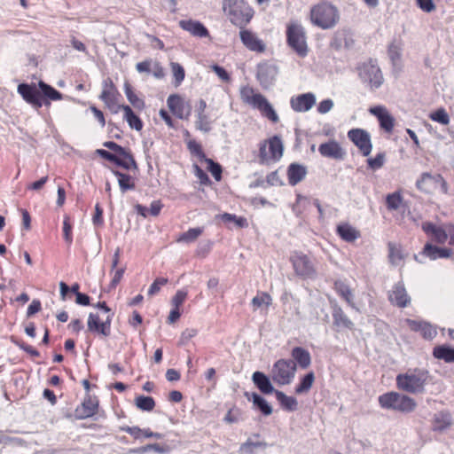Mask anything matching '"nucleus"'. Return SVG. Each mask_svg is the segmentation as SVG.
Instances as JSON below:
<instances>
[{"instance_id":"obj_1","label":"nucleus","mask_w":454,"mask_h":454,"mask_svg":"<svg viewBox=\"0 0 454 454\" xmlns=\"http://www.w3.org/2000/svg\"><path fill=\"white\" fill-rule=\"evenodd\" d=\"M429 372L426 369L413 368L399 373L395 378L396 387L408 394H422L428 383Z\"/></svg>"},{"instance_id":"obj_2","label":"nucleus","mask_w":454,"mask_h":454,"mask_svg":"<svg viewBox=\"0 0 454 454\" xmlns=\"http://www.w3.org/2000/svg\"><path fill=\"white\" fill-rule=\"evenodd\" d=\"M223 10L231 23L245 28L254 17L253 8L245 0H223Z\"/></svg>"},{"instance_id":"obj_3","label":"nucleus","mask_w":454,"mask_h":454,"mask_svg":"<svg viewBox=\"0 0 454 454\" xmlns=\"http://www.w3.org/2000/svg\"><path fill=\"white\" fill-rule=\"evenodd\" d=\"M338 9L328 1H321L313 5L309 12V20L313 25L322 29L333 27L339 21Z\"/></svg>"},{"instance_id":"obj_4","label":"nucleus","mask_w":454,"mask_h":454,"mask_svg":"<svg viewBox=\"0 0 454 454\" xmlns=\"http://www.w3.org/2000/svg\"><path fill=\"white\" fill-rule=\"evenodd\" d=\"M240 98L242 101L254 109H257L261 114L269 121L276 123L278 121V115L271 104L261 93H256L253 87L248 85L240 89Z\"/></svg>"},{"instance_id":"obj_5","label":"nucleus","mask_w":454,"mask_h":454,"mask_svg":"<svg viewBox=\"0 0 454 454\" xmlns=\"http://www.w3.org/2000/svg\"><path fill=\"white\" fill-rule=\"evenodd\" d=\"M380 406L385 410H392L401 413H411L415 411L417 402L414 398L395 391L387 392L378 398Z\"/></svg>"},{"instance_id":"obj_6","label":"nucleus","mask_w":454,"mask_h":454,"mask_svg":"<svg viewBox=\"0 0 454 454\" xmlns=\"http://www.w3.org/2000/svg\"><path fill=\"white\" fill-rule=\"evenodd\" d=\"M283 144L280 137L273 136L268 140L260 143L259 146V162L261 164H269L280 160L283 154Z\"/></svg>"},{"instance_id":"obj_7","label":"nucleus","mask_w":454,"mask_h":454,"mask_svg":"<svg viewBox=\"0 0 454 454\" xmlns=\"http://www.w3.org/2000/svg\"><path fill=\"white\" fill-rule=\"evenodd\" d=\"M287 43L290 48L300 57L308 54L307 37L304 27L301 24L291 23L287 27Z\"/></svg>"},{"instance_id":"obj_8","label":"nucleus","mask_w":454,"mask_h":454,"mask_svg":"<svg viewBox=\"0 0 454 454\" xmlns=\"http://www.w3.org/2000/svg\"><path fill=\"white\" fill-rule=\"evenodd\" d=\"M416 187L421 192L434 194L438 188L443 194L449 192L448 184L441 174L432 175L428 172L422 173L416 182Z\"/></svg>"},{"instance_id":"obj_9","label":"nucleus","mask_w":454,"mask_h":454,"mask_svg":"<svg viewBox=\"0 0 454 454\" xmlns=\"http://www.w3.org/2000/svg\"><path fill=\"white\" fill-rule=\"evenodd\" d=\"M290 261L297 275L305 278H310L316 275L315 263L309 255L295 252L291 255Z\"/></svg>"},{"instance_id":"obj_10","label":"nucleus","mask_w":454,"mask_h":454,"mask_svg":"<svg viewBox=\"0 0 454 454\" xmlns=\"http://www.w3.org/2000/svg\"><path fill=\"white\" fill-rule=\"evenodd\" d=\"M348 137L358 148L363 156L370 155L372 144L368 131L360 128L351 129L348 131Z\"/></svg>"},{"instance_id":"obj_11","label":"nucleus","mask_w":454,"mask_h":454,"mask_svg":"<svg viewBox=\"0 0 454 454\" xmlns=\"http://www.w3.org/2000/svg\"><path fill=\"white\" fill-rule=\"evenodd\" d=\"M252 381L262 395H270L275 393L279 404L284 406V392L275 390L270 378L264 372L260 371L254 372L252 374Z\"/></svg>"},{"instance_id":"obj_12","label":"nucleus","mask_w":454,"mask_h":454,"mask_svg":"<svg viewBox=\"0 0 454 454\" xmlns=\"http://www.w3.org/2000/svg\"><path fill=\"white\" fill-rule=\"evenodd\" d=\"M360 76L368 82L371 90L380 88L384 82L380 68L372 60L364 63L360 67Z\"/></svg>"},{"instance_id":"obj_13","label":"nucleus","mask_w":454,"mask_h":454,"mask_svg":"<svg viewBox=\"0 0 454 454\" xmlns=\"http://www.w3.org/2000/svg\"><path fill=\"white\" fill-rule=\"evenodd\" d=\"M17 92L21 96L23 100L31 105L35 109L38 110L42 107L40 99L42 98V90L38 84L34 82H21L17 87Z\"/></svg>"},{"instance_id":"obj_14","label":"nucleus","mask_w":454,"mask_h":454,"mask_svg":"<svg viewBox=\"0 0 454 454\" xmlns=\"http://www.w3.org/2000/svg\"><path fill=\"white\" fill-rule=\"evenodd\" d=\"M387 299L391 305L399 309L407 308L411 303V298L403 282H398L392 286L387 293Z\"/></svg>"},{"instance_id":"obj_15","label":"nucleus","mask_w":454,"mask_h":454,"mask_svg":"<svg viewBox=\"0 0 454 454\" xmlns=\"http://www.w3.org/2000/svg\"><path fill=\"white\" fill-rule=\"evenodd\" d=\"M179 27L188 32L191 35L197 38H210L209 30L200 20L188 19L181 20L178 22Z\"/></svg>"},{"instance_id":"obj_16","label":"nucleus","mask_w":454,"mask_h":454,"mask_svg":"<svg viewBox=\"0 0 454 454\" xmlns=\"http://www.w3.org/2000/svg\"><path fill=\"white\" fill-rule=\"evenodd\" d=\"M369 113L378 119L382 129L387 133H392L395 127V119L385 106H372L369 108Z\"/></svg>"},{"instance_id":"obj_17","label":"nucleus","mask_w":454,"mask_h":454,"mask_svg":"<svg viewBox=\"0 0 454 454\" xmlns=\"http://www.w3.org/2000/svg\"><path fill=\"white\" fill-rule=\"evenodd\" d=\"M277 74L275 66L268 63L260 64L257 67L256 78L263 89H269L274 83Z\"/></svg>"},{"instance_id":"obj_18","label":"nucleus","mask_w":454,"mask_h":454,"mask_svg":"<svg viewBox=\"0 0 454 454\" xmlns=\"http://www.w3.org/2000/svg\"><path fill=\"white\" fill-rule=\"evenodd\" d=\"M98 408V401L87 395L83 402L75 408L74 416L76 419H84L94 416Z\"/></svg>"},{"instance_id":"obj_19","label":"nucleus","mask_w":454,"mask_h":454,"mask_svg":"<svg viewBox=\"0 0 454 454\" xmlns=\"http://www.w3.org/2000/svg\"><path fill=\"white\" fill-rule=\"evenodd\" d=\"M169 110L179 119L187 118L191 113L190 106L177 94H171L167 99Z\"/></svg>"},{"instance_id":"obj_20","label":"nucleus","mask_w":454,"mask_h":454,"mask_svg":"<svg viewBox=\"0 0 454 454\" xmlns=\"http://www.w3.org/2000/svg\"><path fill=\"white\" fill-rule=\"evenodd\" d=\"M423 231L435 243L444 244L448 239L447 224L445 228L437 226L431 222H424L421 225Z\"/></svg>"},{"instance_id":"obj_21","label":"nucleus","mask_w":454,"mask_h":454,"mask_svg":"<svg viewBox=\"0 0 454 454\" xmlns=\"http://www.w3.org/2000/svg\"><path fill=\"white\" fill-rule=\"evenodd\" d=\"M318 152L323 157L334 160H343L346 155L340 145L333 139L321 144L318 147Z\"/></svg>"},{"instance_id":"obj_22","label":"nucleus","mask_w":454,"mask_h":454,"mask_svg":"<svg viewBox=\"0 0 454 454\" xmlns=\"http://www.w3.org/2000/svg\"><path fill=\"white\" fill-rule=\"evenodd\" d=\"M333 325L337 328L354 329V323L349 319L343 309L335 301L331 302Z\"/></svg>"},{"instance_id":"obj_23","label":"nucleus","mask_w":454,"mask_h":454,"mask_svg":"<svg viewBox=\"0 0 454 454\" xmlns=\"http://www.w3.org/2000/svg\"><path fill=\"white\" fill-rule=\"evenodd\" d=\"M39 89L42 90V98L40 102L43 106H51V101H58L63 99V94L51 85L46 83L43 80L38 82Z\"/></svg>"},{"instance_id":"obj_24","label":"nucleus","mask_w":454,"mask_h":454,"mask_svg":"<svg viewBox=\"0 0 454 454\" xmlns=\"http://www.w3.org/2000/svg\"><path fill=\"white\" fill-rule=\"evenodd\" d=\"M239 36L242 43L250 51L262 52L265 45L252 31L242 28L239 31Z\"/></svg>"},{"instance_id":"obj_25","label":"nucleus","mask_w":454,"mask_h":454,"mask_svg":"<svg viewBox=\"0 0 454 454\" xmlns=\"http://www.w3.org/2000/svg\"><path fill=\"white\" fill-rule=\"evenodd\" d=\"M316 103V98L313 93H304L294 97L290 100L291 107L296 112H307Z\"/></svg>"},{"instance_id":"obj_26","label":"nucleus","mask_w":454,"mask_h":454,"mask_svg":"<svg viewBox=\"0 0 454 454\" xmlns=\"http://www.w3.org/2000/svg\"><path fill=\"white\" fill-rule=\"evenodd\" d=\"M405 322L411 331L419 332L422 337L426 340H432L437 334L436 329L427 322L413 319H406Z\"/></svg>"},{"instance_id":"obj_27","label":"nucleus","mask_w":454,"mask_h":454,"mask_svg":"<svg viewBox=\"0 0 454 454\" xmlns=\"http://www.w3.org/2000/svg\"><path fill=\"white\" fill-rule=\"evenodd\" d=\"M333 289L337 294L353 309L358 310L354 301V293L351 287L344 281L338 279L333 282Z\"/></svg>"},{"instance_id":"obj_28","label":"nucleus","mask_w":454,"mask_h":454,"mask_svg":"<svg viewBox=\"0 0 454 454\" xmlns=\"http://www.w3.org/2000/svg\"><path fill=\"white\" fill-rule=\"evenodd\" d=\"M103 146L112 150L114 152L113 153H115L122 160H127L129 165H131V168L137 169V163L129 149L118 145L114 141H106L103 144Z\"/></svg>"},{"instance_id":"obj_29","label":"nucleus","mask_w":454,"mask_h":454,"mask_svg":"<svg viewBox=\"0 0 454 454\" xmlns=\"http://www.w3.org/2000/svg\"><path fill=\"white\" fill-rule=\"evenodd\" d=\"M206 107V101L200 99L199 101V106L196 109L197 121H195V127L197 129L204 133H208L211 130L212 127L211 121H209V117L205 114Z\"/></svg>"},{"instance_id":"obj_30","label":"nucleus","mask_w":454,"mask_h":454,"mask_svg":"<svg viewBox=\"0 0 454 454\" xmlns=\"http://www.w3.org/2000/svg\"><path fill=\"white\" fill-rule=\"evenodd\" d=\"M286 174L289 184L294 186L305 179L308 170L302 164L291 163L287 168Z\"/></svg>"},{"instance_id":"obj_31","label":"nucleus","mask_w":454,"mask_h":454,"mask_svg":"<svg viewBox=\"0 0 454 454\" xmlns=\"http://www.w3.org/2000/svg\"><path fill=\"white\" fill-rule=\"evenodd\" d=\"M452 425L451 415L447 411H441L435 413L432 419V430L442 432Z\"/></svg>"},{"instance_id":"obj_32","label":"nucleus","mask_w":454,"mask_h":454,"mask_svg":"<svg viewBox=\"0 0 454 454\" xmlns=\"http://www.w3.org/2000/svg\"><path fill=\"white\" fill-rule=\"evenodd\" d=\"M336 233L346 242H354L360 238V231L348 223H340L337 225Z\"/></svg>"},{"instance_id":"obj_33","label":"nucleus","mask_w":454,"mask_h":454,"mask_svg":"<svg viewBox=\"0 0 454 454\" xmlns=\"http://www.w3.org/2000/svg\"><path fill=\"white\" fill-rule=\"evenodd\" d=\"M246 396L253 403L255 410H258L262 415L269 416L272 412V408L267 400L256 392L251 394L246 393Z\"/></svg>"},{"instance_id":"obj_34","label":"nucleus","mask_w":454,"mask_h":454,"mask_svg":"<svg viewBox=\"0 0 454 454\" xmlns=\"http://www.w3.org/2000/svg\"><path fill=\"white\" fill-rule=\"evenodd\" d=\"M120 93L118 94L102 91L99 98L105 103L106 106L111 111L113 114H118L120 110H124L126 105H119L118 98L120 97Z\"/></svg>"},{"instance_id":"obj_35","label":"nucleus","mask_w":454,"mask_h":454,"mask_svg":"<svg viewBox=\"0 0 454 454\" xmlns=\"http://www.w3.org/2000/svg\"><path fill=\"white\" fill-rule=\"evenodd\" d=\"M451 253L452 251L450 248L438 247L431 243H427L422 251V254L429 257L431 260H435L437 258H448L451 255Z\"/></svg>"},{"instance_id":"obj_36","label":"nucleus","mask_w":454,"mask_h":454,"mask_svg":"<svg viewBox=\"0 0 454 454\" xmlns=\"http://www.w3.org/2000/svg\"><path fill=\"white\" fill-rule=\"evenodd\" d=\"M292 357L301 369H307L310 365V354L303 348H294L292 350Z\"/></svg>"},{"instance_id":"obj_37","label":"nucleus","mask_w":454,"mask_h":454,"mask_svg":"<svg viewBox=\"0 0 454 454\" xmlns=\"http://www.w3.org/2000/svg\"><path fill=\"white\" fill-rule=\"evenodd\" d=\"M433 356L445 363H454V348L447 345L435 346L433 349Z\"/></svg>"},{"instance_id":"obj_38","label":"nucleus","mask_w":454,"mask_h":454,"mask_svg":"<svg viewBox=\"0 0 454 454\" xmlns=\"http://www.w3.org/2000/svg\"><path fill=\"white\" fill-rule=\"evenodd\" d=\"M96 153L100 156L101 158L114 163L116 166L121 167L126 170L131 169V165L125 160L117 156L115 153H113L105 149H97Z\"/></svg>"},{"instance_id":"obj_39","label":"nucleus","mask_w":454,"mask_h":454,"mask_svg":"<svg viewBox=\"0 0 454 454\" xmlns=\"http://www.w3.org/2000/svg\"><path fill=\"white\" fill-rule=\"evenodd\" d=\"M88 330L91 333H98L101 336L107 337V331L104 324L100 321L98 314L90 313L87 321Z\"/></svg>"},{"instance_id":"obj_40","label":"nucleus","mask_w":454,"mask_h":454,"mask_svg":"<svg viewBox=\"0 0 454 454\" xmlns=\"http://www.w3.org/2000/svg\"><path fill=\"white\" fill-rule=\"evenodd\" d=\"M123 112V118L128 122L129 126L137 131H140L144 127L141 118L135 114L129 106H125Z\"/></svg>"},{"instance_id":"obj_41","label":"nucleus","mask_w":454,"mask_h":454,"mask_svg":"<svg viewBox=\"0 0 454 454\" xmlns=\"http://www.w3.org/2000/svg\"><path fill=\"white\" fill-rule=\"evenodd\" d=\"M111 171L116 177H118V184L122 192L135 189V183L130 175L114 168Z\"/></svg>"},{"instance_id":"obj_42","label":"nucleus","mask_w":454,"mask_h":454,"mask_svg":"<svg viewBox=\"0 0 454 454\" xmlns=\"http://www.w3.org/2000/svg\"><path fill=\"white\" fill-rule=\"evenodd\" d=\"M124 93L127 97V99L129 100V102L135 107V108H137V109H144L145 106V101L143 99H141L136 93L135 91L133 90V88L132 86L130 85V83L126 81L124 82Z\"/></svg>"},{"instance_id":"obj_43","label":"nucleus","mask_w":454,"mask_h":454,"mask_svg":"<svg viewBox=\"0 0 454 454\" xmlns=\"http://www.w3.org/2000/svg\"><path fill=\"white\" fill-rule=\"evenodd\" d=\"M388 247V259L391 264L397 265L404 259V254H403L402 247L400 245L389 242L387 244Z\"/></svg>"},{"instance_id":"obj_44","label":"nucleus","mask_w":454,"mask_h":454,"mask_svg":"<svg viewBox=\"0 0 454 454\" xmlns=\"http://www.w3.org/2000/svg\"><path fill=\"white\" fill-rule=\"evenodd\" d=\"M315 381V374L313 372H308L306 375H304L301 380L300 383L295 387V394L301 395L308 393L313 383Z\"/></svg>"},{"instance_id":"obj_45","label":"nucleus","mask_w":454,"mask_h":454,"mask_svg":"<svg viewBox=\"0 0 454 454\" xmlns=\"http://www.w3.org/2000/svg\"><path fill=\"white\" fill-rule=\"evenodd\" d=\"M136 406L143 411H151L155 407V401L152 396L138 395L135 399Z\"/></svg>"},{"instance_id":"obj_46","label":"nucleus","mask_w":454,"mask_h":454,"mask_svg":"<svg viewBox=\"0 0 454 454\" xmlns=\"http://www.w3.org/2000/svg\"><path fill=\"white\" fill-rule=\"evenodd\" d=\"M271 379L274 383L284 384V358L278 359L271 369Z\"/></svg>"},{"instance_id":"obj_47","label":"nucleus","mask_w":454,"mask_h":454,"mask_svg":"<svg viewBox=\"0 0 454 454\" xmlns=\"http://www.w3.org/2000/svg\"><path fill=\"white\" fill-rule=\"evenodd\" d=\"M403 202V199L399 192L389 193L386 197V206L389 211L397 210Z\"/></svg>"},{"instance_id":"obj_48","label":"nucleus","mask_w":454,"mask_h":454,"mask_svg":"<svg viewBox=\"0 0 454 454\" xmlns=\"http://www.w3.org/2000/svg\"><path fill=\"white\" fill-rule=\"evenodd\" d=\"M203 232V228H190L188 231L183 232L177 239L178 242L191 243L196 240Z\"/></svg>"},{"instance_id":"obj_49","label":"nucleus","mask_w":454,"mask_h":454,"mask_svg":"<svg viewBox=\"0 0 454 454\" xmlns=\"http://www.w3.org/2000/svg\"><path fill=\"white\" fill-rule=\"evenodd\" d=\"M187 149L192 156H196L200 161L206 160L207 156L200 144L196 140L191 139L186 142Z\"/></svg>"},{"instance_id":"obj_50","label":"nucleus","mask_w":454,"mask_h":454,"mask_svg":"<svg viewBox=\"0 0 454 454\" xmlns=\"http://www.w3.org/2000/svg\"><path fill=\"white\" fill-rule=\"evenodd\" d=\"M203 161L207 163V170L211 173L214 178L216 181H220L222 179L223 173L222 166L218 162H215L214 160L207 157Z\"/></svg>"},{"instance_id":"obj_51","label":"nucleus","mask_w":454,"mask_h":454,"mask_svg":"<svg viewBox=\"0 0 454 454\" xmlns=\"http://www.w3.org/2000/svg\"><path fill=\"white\" fill-rule=\"evenodd\" d=\"M266 443L263 442H254L248 439L246 442L242 443L239 448L240 454H253L254 449L265 448Z\"/></svg>"},{"instance_id":"obj_52","label":"nucleus","mask_w":454,"mask_h":454,"mask_svg":"<svg viewBox=\"0 0 454 454\" xmlns=\"http://www.w3.org/2000/svg\"><path fill=\"white\" fill-rule=\"evenodd\" d=\"M271 301L270 296L266 293L258 294L252 300V306L254 309L262 308L263 306L268 307Z\"/></svg>"},{"instance_id":"obj_53","label":"nucleus","mask_w":454,"mask_h":454,"mask_svg":"<svg viewBox=\"0 0 454 454\" xmlns=\"http://www.w3.org/2000/svg\"><path fill=\"white\" fill-rule=\"evenodd\" d=\"M170 66L175 78V86H179L185 76L184 68L176 62H171Z\"/></svg>"},{"instance_id":"obj_54","label":"nucleus","mask_w":454,"mask_h":454,"mask_svg":"<svg viewBox=\"0 0 454 454\" xmlns=\"http://www.w3.org/2000/svg\"><path fill=\"white\" fill-rule=\"evenodd\" d=\"M429 118L442 125H448L450 123V117L444 108H440L431 113Z\"/></svg>"},{"instance_id":"obj_55","label":"nucleus","mask_w":454,"mask_h":454,"mask_svg":"<svg viewBox=\"0 0 454 454\" xmlns=\"http://www.w3.org/2000/svg\"><path fill=\"white\" fill-rule=\"evenodd\" d=\"M385 157H386V155L384 153H380L376 154L375 157L369 158L367 160L368 167L372 170L380 168L384 165Z\"/></svg>"},{"instance_id":"obj_56","label":"nucleus","mask_w":454,"mask_h":454,"mask_svg":"<svg viewBox=\"0 0 454 454\" xmlns=\"http://www.w3.org/2000/svg\"><path fill=\"white\" fill-rule=\"evenodd\" d=\"M168 282L167 278H157L148 289V295L153 296L160 292V287Z\"/></svg>"},{"instance_id":"obj_57","label":"nucleus","mask_w":454,"mask_h":454,"mask_svg":"<svg viewBox=\"0 0 454 454\" xmlns=\"http://www.w3.org/2000/svg\"><path fill=\"white\" fill-rule=\"evenodd\" d=\"M241 419V412L239 409H230L223 418V421L228 424L238 423Z\"/></svg>"},{"instance_id":"obj_58","label":"nucleus","mask_w":454,"mask_h":454,"mask_svg":"<svg viewBox=\"0 0 454 454\" xmlns=\"http://www.w3.org/2000/svg\"><path fill=\"white\" fill-rule=\"evenodd\" d=\"M63 236L65 241L68 245H71L73 242L72 224L69 222L68 216H65L63 221Z\"/></svg>"},{"instance_id":"obj_59","label":"nucleus","mask_w":454,"mask_h":454,"mask_svg":"<svg viewBox=\"0 0 454 454\" xmlns=\"http://www.w3.org/2000/svg\"><path fill=\"white\" fill-rule=\"evenodd\" d=\"M194 174L199 178L200 182L203 185L211 184V180L208 175L197 164L193 165Z\"/></svg>"},{"instance_id":"obj_60","label":"nucleus","mask_w":454,"mask_h":454,"mask_svg":"<svg viewBox=\"0 0 454 454\" xmlns=\"http://www.w3.org/2000/svg\"><path fill=\"white\" fill-rule=\"evenodd\" d=\"M188 295L187 291L178 290L171 300V303L175 308H178L184 303Z\"/></svg>"},{"instance_id":"obj_61","label":"nucleus","mask_w":454,"mask_h":454,"mask_svg":"<svg viewBox=\"0 0 454 454\" xmlns=\"http://www.w3.org/2000/svg\"><path fill=\"white\" fill-rule=\"evenodd\" d=\"M198 334V330L194 328H187L182 332L180 336V344H186L191 339L195 337Z\"/></svg>"},{"instance_id":"obj_62","label":"nucleus","mask_w":454,"mask_h":454,"mask_svg":"<svg viewBox=\"0 0 454 454\" xmlns=\"http://www.w3.org/2000/svg\"><path fill=\"white\" fill-rule=\"evenodd\" d=\"M125 270H126L125 267L114 270V277L109 285L110 289H114L117 286V285L121 282V280L125 273Z\"/></svg>"},{"instance_id":"obj_63","label":"nucleus","mask_w":454,"mask_h":454,"mask_svg":"<svg viewBox=\"0 0 454 454\" xmlns=\"http://www.w3.org/2000/svg\"><path fill=\"white\" fill-rule=\"evenodd\" d=\"M212 70L215 73V74L223 82H229L231 80V76L229 74V73L227 72V70L217 65V64H215L212 66Z\"/></svg>"},{"instance_id":"obj_64","label":"nucleus","mask_w":454,"mask_h":454,"mask_svg":"<svg viewBox=\"0 0 454 454\" xmlns=\"http://www.w3.org/2000/svg\"><path fill=\"white\" fill-rule=\"evenodd\" d=\"M92 223L95 226H102L104 223L103 209L98 203H97L95 206V213L92 217Z\"/></svg>"}]
</instances>
